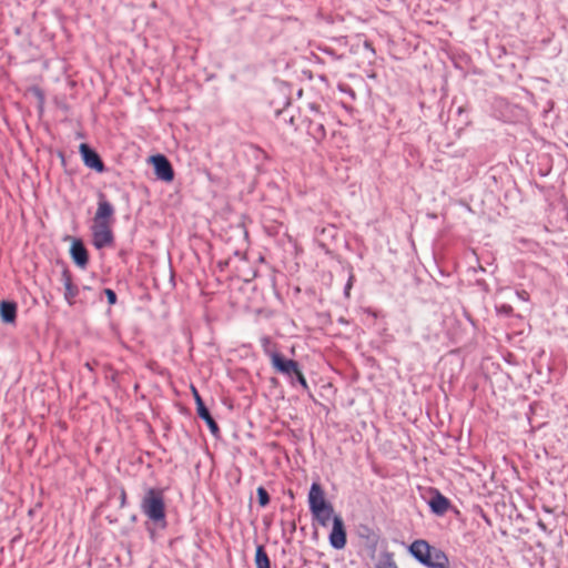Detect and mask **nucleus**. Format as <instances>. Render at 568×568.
Wrapping results in <instances>:
<instances>
[{"instance_id":"obj_25","label":"nucleus","mask_w":568,"mask_h":568,"mask_svg":"<svg viewBox=\"0 0 568 568\" xmlns=\"http://www.w3.org/2000/svg\"><path fill=\"white\" fill-rule=\"evenodd\" d=\"M518 295L520 296V298H523L525 301L528 300V293L526 291L518 293Z\"/></svg>"},{"instance_id":"obj_6","label":"nucleus","mask_w":568,"mask_h":568,"mask_svg":"<svg viewBox=\"0 0 568 568\" xmlns=\"http://www.w3.org/2000/svg\"><path fill=\"white\" fill-rule=\"evenodd\" d=\"M154 166V173L158 179L164 182H171L174 179V171L170 161L162 154L153 155L150 159Z\"/></svg>"},{"instance_id":"obj_7","label":"nucleus","mask_w":568,"mask_h":568,"mask_svg":"<svg viewBox=\"0 0 568 568\" xmlns=\"http://www.w3.org/2000/svg\"><path fill=\"white\" fill-rule=\"evenodd\" d=\"M346 530L341 516L333 518V528L329 534V542L335 549H343L346 545Z\"/></svg>"},{"instance_id":"obj_17","label":"nucleus","mask_w":568,"mask_h":568,"mask_svg":"<svg viewBox=\"0 0 568 568\" xmlns=\"http://www.w3.org/2000/svg\"><path fill=\"white\" fill-rule=\"evenodd\" d=\"M375 568H398L394 560L393 554L384 552L379 556Z\"/></svg>"},{"instance_id":"obj_26","label":"nucleus","mask_w":568,"mask_h":568,"mask_svg":"<svg viewBox=\"0 0 568 568\" xmlns=\"http://www.w3.org/2000/svg\"><path fill=\"white\" fill-rule=\"evenodd\" d=\"M125 491L123 490L122 494H121V500H122V505L124 504L125 501Z\"/></svg>"},{"instance_id":"obj_18","label":"nucleus","mask_w":568,"mask_h":568,"mask_svg":"<svg viewBox=\"0 0 568 568\" xmlns=\"http://www.w3.org/2000/svg\"><path fill=\"white\" fill-rule=\"evenodd\" d=\"M256 491L260 506L265 507L270 503L268 493L263 487H258Z\"/></svg>"},{"instance_id":"obj_1","label":"nucleus","mask_w":568,"mask_h":568,"mask_svg":"<svg viewBox=\"0 0 568 568\" xmlns=\"http://www.w3.org/2000/svg\"><path fill=\"white\" fill-rule=\"evenodd\" d=\"M409 552L428 568H449L448 557L440 549L432 547L426 540L417 539L409 546Z\"/></svg>"},{"instance_id":"obj_12","label":"nucleus","mask_w":568,"mask_h":568,"mask_svg":"<svg viewBox=\"0 0 568 568\" xmlns=\"http://www.w3.org/2000/svg\"><path fill=\"white\" fill-rule=\"evenodd\" d=\"M62 282L64 286V298L69 305H73L75 303V297L79 294V288L72 282V275L68 270L62 272Z\"/></svg>"},{"instance_id":"obj_2","label":"nucleus","mask_w":568,"mask_h":568,"mask_svg":"<svg viewBox=\"0 0 568 568\" xmlns=\"http://www.w3.org/2000/svg\"><path fill=\"white\" fill-rule=\"evenodd\" d=\"M141 509L153 521L165 518L164 494L162 489L149 488L142 499Z\"/></svg>"},{"instance_id":"obj_19","label":"nucleus","mask_w":568,"mask_h":568,"mask_svg":"<svg viewBox=\"0 0 568 568\" xmlns=\"http://www.w3.org/2000/svg\"><path fill=\"white\" fill-rule=\"evenodd\" d=\"M296 377V381L298 382V384L304 388V389H308V384H307V381L302 372V369L298 371V373L295 374Z\"/></svg>"},{"instance_id":"obj_23","label":"nucleus","mask_w":568,"mask_h":568,"mask_svg":"<svg viewBox=\"0 0 568 568\" xmlns=\"http://www.w3.org/2000/svg\"><path fill=\"white\" fill-rule=\"evenodd\" d=\"M315 136L317 138H324L326 132H325V129H324V125L323 124H318L316 125L315 128Z\"/></svg>"},{"instance_id":"obj_16","label":"nucleus","mask_w":568,"mask_h":568,"mask_svg":"<svg viewBox=\"0 0 568 568\" xmlns=\"http://www.w3.org/2000/svg\"><path fill=\"white\" fill-rule=\"evenodd\" d=\"M254 562L256 568H271V561L263 545L256 547Z\"/></svg>"},{"instance_id":"obj_22","label":"nucleus","mask_w":568,"mask_h":568,"mask_svg":"<svg viewBox=\"0 0 568 568\" xmlns=\"http://www.w3.org/2000/svg\"><path fill=\"white\" fill-rule=\"evenodd\" d=\"M31 92L39 99L40 102L44 101V94L40 88L33 87L31 88Z\"/></svg>"},{"instance_id":"obj_24","label":"nucleus","mask_w":568,"mask_h":568,"mask_svg":"<svg viewBox=\"0 0 568 568\" xmlns=\"http://www.w3.org/2000/svg\"><path fill=\"white\" fill-rule=\"evenodd\" d=\"M262 344H263V346H264V351H265V353H266V354H267V352H271V351L268 349V345L271 344V341H270V338H268V337H263V338H262Z\"/></svg>"},{"instance_id":"obj_20","label":"nucleus","mask_w":568,"mask_h":568,"mask_svg":"<svg viewBox=\"0 0 568 568\" xmlns=\"http://www.w3.org/2000/svg\"><path fill=\"white\" fill-rule=\"evenodd\" d=\"M104 294H105L110 305H114L116 303V294L113 290L105 288Z\"/></svg>"},{"instance_id":"obj_9","label":"nucleus","mask_w":568,"mask_h":568,"mask_svg":"<svg viewBox=\"0 0 568 568\" xmlns=\"http://www.w3.org/2000/svg\"><path fill=\"white\" fill-rule=\"evenodd\" d=\"M308 505L311 513H315V510H320L324 508L331 503H328L325 498V493L322 486L318 483H313L308 493Z\"/></svg>"},{"instance_id":"obj_13","label":"nucleus","mask_w":568,"mask_h":568,"mask_svg":"<svg viewBox=\"0 0 568 568\" xmlns=\"http://www.w3.org/2000/svg\"><path fill=\"white\" fill-rule=\"evenodd\" d=\"M0 317L3 323H14L17 318V304L14 302L2 301L0 303Z\"/></svg>"},{"instance_id":"obj_3","label":"nucleus","mask_w":568,"mask_h":568,"mask_svg":"<svg viewBox=\"0 0 568 568\" xmlns=\"http://www.w3.org/2000/svg\"><path fill=\"white\" fill-rule=\"evenodd\" d=\"M267 355L271 359V365L274 371L286 376L287 378H293L295 374L301 369L296 361L285 358L284 355L280 352H267Z\"/></svg>"},{"instance_id":"obj_8","label":"nucleus","mask_w":568,"mask_h":568,"mask_svg":"<svg viewBox=\"0 0 568 568\" xmlns=\"http://www.w3.org/2000/svg\"><path fill=\"white\" fill-rule=\"evenodd\" d=\"M192 394L196 404V412L200 418H202L206 425L209 426L212 434L219 433L220 428L213 417L211 416L209 409L205 407L202 397L200 396L197 389L192 386Z\"/></svg>"},{"instance_id":"obj_21","label":"nucleus","mask_w":568,"mask_h":568,"mask_svg":"<svg viewBox=\"0 0 568 568\" xmlns=\"http://www.w3.org/2000/svg\"><path fill=\"white\" fill-rule=\"evenodd\" d=\"M354 280H355V276H354L353 273H351V275L348 277V281H347V284L345 286V295H346V297H349V295H351V290L353 287Z\"/></svg>"},{"instance_id":"obj_10","label":"nucleus","mask_w":568,"mask_h":568,"mask_svg":"<svg viewBox=\"0 0 568 568\" xmlns=\"http://www.w3.org/2000/svg\"><path fill=\"white\" fill-rule=\"evenodd\" d=\"M79 151L82 155L84 164L88 168L93 169L97 172H103L104 164L100 159L99 154L94 150H92L88 144L81 143L79 146Z\"/></svg>"},{"instance_id":"obj_14","label":"nucleus","mask_w":568,"mask_h":568,"mask_svg":"<svg viewBox=\"0 0 568 568\" xmlns=\"http://www.w3.org/2000/svg\"><path fill=\"white\" fill-rule=\"evenodd\" d=\"M312 516L321 526L327 527L331 521L333 523V518L336 515H334V508L331 504L320 510H315V513H312Z\"/></svg>"},{"instance_id":"obj_15","label":"nucleus","mask_w":568,"mask_h":568,"mask_svg":"<svg viewBox=\"0 0 568 568\" xmlns=\"http://www.w3.org/2000/svg\"><path fill=\"white\" fill-rule=\"evenodd\" d=\"M429 507L436 515H444L449 508V500L442 494L437 493L429 501Z\"/></svg>"},{"instance_id":"obj_11","label":"nucleus","mask_w":568,"mask_h":568,"mask_svg":"<svg viewBox=\"0 0 568 568\" xmlns=\"http://www.w3.org/2000/svg\"><path fill=\"white\" fill-rule=\"evenodd\" d=\"M72 261L80 268H85L89 263V253L81 240H74L70 247Z\"/></svg>"},{"instance_id":"obj_5","label":"nucleus","mask_w":568,"mask_h":568,"mask_svg":"<svg viewBox=\"0 0 568 568\" xmlns=\"http://www.w3.org/2000/svg\"><path fill=\"white\" fill-rule=\"evenodd\" d=\"M93 222L98 223H114V207L106 200L104 193H99L98 195V207L93 216Z\"/></svg>"},{"instance_id":"obj_4","label":"nucleus","mask_w":568,"mask_h":568,"mask_svg":"<svg viewBox=\"0 0 568 568\" xmlns=\"http://www.w3.org/2000/svg\"><path fill=\"white\" fill-rule=\"evenodd\" d=\"M113 224L92 222V243L98 248L110 247L114 243Z\"/></svg>"}]
</instances>
